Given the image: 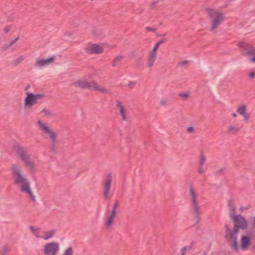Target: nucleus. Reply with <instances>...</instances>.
Masks as SVG:
<instances>
[{"instance_id": "4", "label": "nucleus", "mask_w": 255, "mask_h": 255, "mask_svg": "<svg viewBox=\"0 0 255 255\" xmlns=\"http://www.w3.org/2000/svg\"><path fill=\"white\" fill-rule=\"evenodd\" d=\"M44 97V95L42 94L26 92L23 101V108L25 110L31 109L38 104V101L42 100Z\"/></svg>"}, {"instance_id": "31", "label": "nucleus", "mask_w": 255, "mask_h": 255, "mask_svg": "<svg viewBox=\"0 0 255 255\" xmlns=\"http://www.w3.org/2000/svg\"><path fill=\"white\" fill-rule=\"evenodd\" d=\"M205 160H206V156L203 153H201L200 155V157H199L200 165H203L204 164Z\"/></svg>"}, {"instance_id": "26", "label": "nucleus", "mask_w": 255, "mask_h": 255, "mask_svg": "<svg viewBox=\"0 0 255 255\" xmlns=\"http://www.w3.org/2000/svg\"><path fill=\"white\" fill-rule=\"evenodd\" d=\"M61 255H74V250L71 247H67L63 251Z\"/></svg>"}, {"instance_id": "38", "label": "nucleus", "mask_w": 255, "mask_h": 255, "mask_svg": "<svg viewBox=\"0 0 255 255\" xmlns=\"http://www.w3.org/2000/svg\"><path fill=\"white\" fill-rule=\"evenodd\" d=\"M204 170L203 167H202V165H200L198 168V172L200 174H202L204 173Z\"/></svg>"}, {"instance_id": "16", "label": "nucleus", "mask_w": 255, "mask_h": 255, "mask_svg": "<svg viewBox=\"0 0 255 255\" xmlns=\"http://www.w3.org/2000/svg\"><path fill=\"white\" fill-rule=\"evenodd\" d=\"M111 181L112 177L110 175L108 176L105 180L104 183V196L105 198H108L109 196Z\"/></svg>"}, {"instance_id": "44", "label": "nucleus", "mask_w": 255, "mask_h": 255, "mask_svg": "<svg viewBox=\"0 0 255 255\" xmlns=\"http://www.w3.org/2000/svg\"><path fill=\"white\" fill-rule=\"evenodd\" d=\"M232 116L234 118H236L237 117V115L235 113H233Z\"/></svg>"}, {"instance_id": "2", "label": "nucleus", "mask_w": 255, "mask_h": 255, "mask_svg": "<svg viewBox=\"0 0 255 255\" xmlns=\"http://www.w3.org/2000/svg\"><path fill=\"white\" fill-rule=\"evenodd\" d=\"M11 170L14 184L18 186L21 191L25 194L32 202H36V198L31 189L30 183L21 174L20 167L16 164H13Z\"/></svg>"}, {"instance_id": "36", "label": "nucleus", "mask_w": 255, "mask_h": 255, "mask_svg": "<svg viewBox=\"0 0 255 255\" xmlns=\"http://www.w3.org/2000/svg\"><path fill=\"white\" fill-rule=\"evenodd\" d=\"M11 29V26L9 25L6 26L3 29V32L4 33H7Z\"/></svg>"}, {"instance_id": "14", "label": "nucleus", "mask_w": 255, "mask_h": 255, "mask_svg": "<svg viewBox=\"0 0 255 255\" xmlns=\"http://www.w3.org/2000/svg\"><path fill=\"white\" fill-rule=\"evenodd\" d=\"M237 112L243 117L245 122H248L251 116L249 113L247 112V106L245 104H240L237 106Z\"/></svg>"}, {"instance_id": "11", "label": "nucleus", "mask_w": 255, "mask_h": 255, "mask_svg": "<svg viewBox=\"0 0 255 255\" xmlns=\"http://www.w3.org/2000/svg\"><path fill=\"white\" fill-rule=\"evenodd\" d=\"M106 44L104 43H88L86 44L85 47V51L91 54H99L103 52L104 47Z\"/></svg>"}, {"instance_id": "32", "label": "nucleus", "mask_w": 255, "mask_h": 255, "mask_svg": "<svg viewBox=\"0 0 255 255\" xmlns=\"http://www.w3.org/2000/svg\"><path fill=\"white\" fill-rule=\"evenodd\" d=\"M122 58V57L121 56L116 57L114 59L113 62V66H116V65H117L119 63V62L121 61Z\"/></svg>"}, {"instance_id": "1", "label": "nucleus", "mask_w": 255, "mask_h": 255, "mask_svg": "<svg viewBox=\"0 0 255 255\" xmlns=\"http://www.w3.org/2000/svg\"><path fill=\"white\" fill-rule=\"evenodd\" d=\"M237 235H231L230 236L225 237L230 247L236 252L240 250L243 251L249 250L253 244L254 234L249 231H246L240 234L239 241Z\"/></svg>"}, {"instance_id": "25", "label": "nucleus", "mask_w": 255, "mask_h": 255, "mask_svg": "<svg viewBox=\"0 0 255 255\" xmlns=\"http://www.w3.org/2000/svg\"><path fill=\"white\" fill-rule=\"evenodd\" d=\"M189 194L190 200L192 203H197L198 201L196 200V195L194 190L190 188L189 189Z\"/></svg>"}, {"instance_id": "43", "label": "nucleus", "mask_w": 255, "mask_h": 255, "mask_svg": "<svg viewBox=\"0 0 255 255\" xmlns=\"http://www.w3.org/2000/svg\"><path fill=\"white\" fill-rule=\"evenodd\" d=\"M188 63H189V61H183L181 62V64L184 65V64H187Z\"/></svg>"}, {"instance_id": "19", "label": "nucleus", "mask_w": 255, "mask_h": 255, "mask_svg": "<svg viewBox=\"0 0 255 255\" xmlns=\"http://www.w3.org/2000/svg\"><path fill=\"white\" fill-rule=\"evenodd\" d=\"M192 213L197 218H198L200 215L201 211L198 202L192 203Z\"/></svg>"}, {"instance_id": "37", "label": "nucleus", "mask_w": 255, "mask_h": 255, "mask_svg": "<svg viewBox=\"0 0 255 255\" xmlns=\"http://www.w3.org/2000/svg\"><path fill=\"white\" fill-rule=\"evenodd\" d=\"M8 252V249L6 247H3L0 251V255H4Z\"/></svg>"}, {"instance_id": "6", "label": "nucleus", "mask_w": 255, "mask_h": 255, "mask_svg": "<svg viewBox=\"0 0 255 255\" xmlns=\"http://www.w3.org/2000/svg\"><path fill=\"white\" fill-rule=\"evenodd\" d=\"M73 85L76 87L90 89L92 90L97 91L103 93L107 92V90L103 87L98 85L95 81H87L85 79H81L75 80L73 83Z\"/></svg>"}, {"instance_id": "3", "label": "nucleus", "mask_w": 255, "mask_h": 255, "mask_svg": "<svg viewBox=\"0 0 255 255\" xmlns=\"http://www.w3.org/2000/svg\"><path fill=\"white\" fill-rule=\"evenodd\" d=\"M233 222V230L228 229L226 231L225 237L238 235L240 230L246 229L248 225L246 219L241 215H232Z\"/></svg>"}, {"instance_id": "23", "label": "nucleus", "mask_w": 255, "mask_h": 255, "mask_svg": "<svg viewBox=\"0 0 255 255\" xmlns=\"http://www.w3.org/2000/svg\"><path fill=\"white\" fill-rule=\"evenodd\" d=\"M135 82L133 81H129L126 79L124 80L122 82V85L123 86H127L129 89L133 88L135 86Z\"/></svg>"}, {"instance_id": "40", "label": "nucleus", "mask_w": 255, "mask_h": 255, "mask_svg": "<svg viewBox=\"0 0 255 255\" xmlns=\"http://www.w3.org/2000/svg\"><path fill=\"white\" fill-rule=\"evenodd\" d=\"M194 128L192 127H188L187 128V131L188 133H192L194 132Z\"/></svg>"}, {"instance_id": "10", "label": "nucleus", "mask_w": 255, "mask_h": 255, "mask_svg": "<svg viewBox=\"0 0 255 255\" xmlns=\"http://www.w3.org/2000/svg\"><path fill=\"white\" fill-rule=\"evenodd\" d=\"M60 244L53 241L44 244L42 252L44 255H57L60 252Z\"/></svg>"}, {"instance_id": "34", "label": "nucleus", "mask_w": 255, "mask_h": 255, "mask_svg": "<svg viewBox=\"0 0 255 255\" xmlns=\"http://www.w3.org/2000/svg\"><path fill=\"white\" fill-rule=\"evenodd\" d=\"M168 103V101L167 100L165 99H162L160 100L159 101V104L161 105V106H166L167 105Z\"/></svg>"}, {"instance_id": "39", "label": "nucleus", "mask_w": 255, "mask_h": 255, "mask_svg": "<svg viewBox=\"0 0 255 255\" xmlns=\"http://www.w3.org/2000/svg\"><path fill=\"white\" fill-rule=\"evenodd\" d=\"M187 250V247H184L183 248H182L181 250V255H185Z\"/></svg>"}, {"instance_id": "21", "label": "nucleus", "mask_w": 255, "mask_h": 255, "mask_svg": "<svg viewBox=\"0 0 255 255\" xmlns=\"http://www.w3.org/2000/svg\"><path fill=\"white\" fill-rule=\"evenodd\" d=\"M30 232L32 234L38 238H41L42 233L39 228H35L33 226H31L29 228Z\"/></svg>"}, {"instance_id": "29", "label": "nucleus", "mask_w": 255, "mask_h": 255, "mask_svg": "<svg viewBox=\"0 0 255 255\" xmlns=\"http://www.w3.org/2000/svg\"><path fill=\"white\" fill-rule=\"evenodd\" d=\"M229 207L230 208L231 213V217H232V215H235L234 213L236 210V207L234 203L230 202L229 203Z\"/></svg>"}, {"instance_id": "7", "label": "nucleus", "mask_w": 255, "mask_h": 255, "mask_svg": "<svg viewBox=\"0 0 255 255\" xmlns=\"http://www.w3.org/2000/svg\"><path fill=\"white\" fill-rule=\"evenodd\" d=\"M208 15L211 19L210 30L211 31H215L224 20L223 13L217 9H209Z\"/></svg>"}, {"instance_id": "30", "label": "nucleus", "mask_w": 255, "mask_h": 255, "mask_svg": "<svg viewBox=\"0 0 255 255\" xmlns=\"http://www.w3.org/2000/svg\"><path fill=\"white\" fill-rule=\"evenodd\" d=\"M248 77L250 80L255 79V70H250L248 73Z\"/></svg>"}, {"instance_id": "28", "label": "nucleus", "mask_w": 255, "mask_h": 255, "mask_svg": "<svg viewBox=\"0 0 255 255\" xmlns=\"http://www.w3.org/2000/svg\"><path fill=\"white\" fill-rule=\"evenodd\" d=\"M190 93L189 92H184L178 94V96L183 100H186L190 97Z\"/></svg>"}, {"instance_id": "18", "label": "nucleus", "mask_w": 255, "mask_h": 255, "mask_svg": "<svg viewBox=\"0 0 255 255\" xmlns=\"http://www.w3.org/2000/svg\"><path fill=\"white\" fill-rule=\"evenodd\" d=\"M56 231L54 230H52L46 232H44L42 234L41 238L43 239L45 241H47L52 238L54 236L55 234Z\"/></svg>"}, {"instance_id": "8", "label": "nucleus", "mask_w": 255, "mask_h": 255, "mask_svg": "<svg viewBox=\"0 0 255 255\" xmlns=\"http://www.w3.org/2000/svg\"><path fill=\"white\" fill-rule=\"evenodd\" d=\"M238 46L241 54L248 58L250 63L255 64V47L245 42L239 43Z\"/></svg>"}, {"instance_id": "22", "label": "nucleus", "mask_w": 255, "mask_h": 255, "mask_svg": "<svg viewBox=\"0 0 255 255\" xmlns=\"http://www.w3.org/2000/svg\"><path fill=\"white\" fill-rule=\"evenodd\" d=\"M164 42L163 40H160L156 42L152 50L149 52V54L153 55L155 56H157V51L159 47V46L163 43Z\"/></svg>"}, {"instance_id": "5", "label": "nucleus", "mask_w": 255, "mask_h": 255, "mask_svg": "<svg viewBox=\"0 0 255 255\" xmlns=\"http://www.w3.org/2000/svg\"><path fill=\"white\" fill-rule=\"evenodd\" d=\"M36 126L44 136L48 138L51 142L54 143L57 141V134L43 121L39 119L36 123Z\"/></svg>"}, {"instance_id": "24", "label": "nucleus", "mask_w": 255, "mask_h": 255, "mask_svg": "<svg viewBox=\"0 0 255 255\" xmlns=\"http://www.w3.org/2000/svg\"><path fill=\"white\" fill-rule=\"evenodd\" d=\"M250 230H249L252 233H255V216L252 217L250 219Z\"/></svg>"}, {"instance_id": "13", "label": "nucleus", "mask_w": 255, "mask_h": 255, "mask_svg": "<svg viewBox=\"0 0 255 255\" xmlns=\"http://www.w3.org/2000/svg\"><path fill=\"white\" fill-rule=\"evenodd\" d=\"M55 59V56H52L46 58H38L35 63V66L39 68H42L52 64Z\"/></svg>"}, {"instance_id": "42", "label": "nucleus", "mask_w": 255, "mask_h": 255, "mask_svg": "<svg viewBox=\"0 0 255 255\" xmlns=\"http://www.w3.org/2000/svg\"><path fill=\"white\" fill-rule=\"evenodd\" d=\"M146 31H153L154 29L149 27H147L146 28Z\"/></svg>"}, {"instance_id": "35", "label": "nucleus", "mask_w": 255, "mask_h": 255, "mask_svg": "<svg viewBox=\"0 0 255 255\" xmlns=\"http://www.w3.org/2000/svg\"><path fill=\"white\" fill-rule=\"evenodd\" d=\"M251 207V205H248L247 206H246L245 207H241L239 209V210L241 211V212H244L245 210H247L248 209H249Z\"/></svg>"}, {"instance_id": "17", "label": "nucleus", "mask_w": 255, "mask_h": 255, "mask_svg": "<svg viewBox=\"0 0 255 255\" xmlns=\"http://www.w3.org/2000/svg\"><path fill=\"white\" fill-rule=\"evenodd\" d=\"M240 128L234 124L230 125L227 128V132L230 134H236L240 130Z\"/></svg>"}, {"instance_id": "20", "label": "nucleus", "mask_w": 255, "mask_h": 255, "mask_svg": "<svg viewBox=\"0 0 255 255\" xmlns=\"http://www.w3.org/2000/svg\"><path fill=\"white\" fill-rule=\"evenodd\" d=\"M156 58L157 56L149 54L146 62V65L148 68H151L153 66Z\"/></svg>"}, {"instance_id": "9", "label": "nucleus", "mask_w": 255, "mask_h": 255, "mask_svg": "<svg viewBox=\"0 0 255 255\" xmlns=\"http://www.w3.org/2000/svg\"><path fill=\"white\" fill-rule=\"evenodd\" d=\"M18 150V154L21 159L24 163L25 167L30 173H34L36 171V166L34 161L30 158L29 155L25 154L23 149L20 147H16Z\"/></svg>"}, {"instance_id": "41", "label": "nucleus", "mask_w": 255, "mask_h": 255, "mask_svg": "<svg viewBox=\"0 0 255 255\" xmlns=\"http://www.w3.org/2000/svg\"><path fill=\"white\" fill-rule=\"evenodd\" d=\"M23 60V57L22 56H20L15 60V62H16V63H19L21 62V61H22Z\"/></svg>"}, {"instance_id": "33", "label": "nucleus", "mask_w": 255, "mask_h": 255, "mask_svg": "<svg viewBox=\"0 0 255 255\" xmlns=\"http://www.w3.org/2000/svg\"><path fill=\"white\" fill-rule=\"evenodd\" d=\"M18 38H16L14 40L10 41V42L8 44L4 46L5 47V48H7L10 47L11 46H12L18 40Z\"/></svg>"}, {"instance_id": "12", "label": "nucleus", "mask_w": 255, "mask_h": 255, "mask_svg": "<svg viewBox=\"0 0 255 255\" xmlns=\"http://www.w3.org/2000/svg\"><path fill=\"white\" fill-rule=\"evenodd\" d=\"M117 203H116L112 209L109 210L106 214L105 226L107 228H110L113 224L114 218L117 213Z\"/></svg>"}, {"instance_id": "15", "label": "nucleus", "mask_w": 255, "mask_h": 255, "mask_svg": "<svg viewBox=\"0 0 255 255\" xmlns=\"http://www.w3.org/2000/svg\"><path fill=\"white\" fill-rule=\"evenodd\" d=\"M116 107L121 119L124 121L128 120L127 111L125 106L120 102H117Z\"/></svg>"}, {"instance_id": "27", "label": "nucleus", "mask_w": 255, "mask_h": 255, "mask_svg": "<svg viewBox=\"0 0 255 255\" xmlns=\"http://www.w3.org/2000/svg\"><path fill=\"white\" fill-rule=\"evenodd\" d=\"M41 114L45 118H50L52 116V113L49 110L45 109L41 111Z\"/></svg>"}]
</instances>
